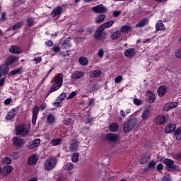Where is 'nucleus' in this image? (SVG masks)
<instances>
[{
    "label": "nucleus",
    "instance_id": "nucleus-1",
    "mask_svg": "<svg viewBox=\"0 0 181 181\" xmlns=\"http://www.w3.org/2000/svg\"><path fill=\"white\" fill-rule=\"evenodd\" d=\"M30 132V124L28 123H21L16 126V135L22 138H26Z\"/></svg>",
    "mask_w": 181,
    "mask_h": 181
},
{
    "label": "nucleus",
    "instance_id": "nucleus-2",
    "mask_svg": "<svg viewBox=\"0 0 181 181\" xmlns=\"http://www.w3.org/2000/svg\"><path fill=\"white\" fill-rule=\"evenodd\" d=\"M63 74H58L57 77L54 79V83L51 86L49 89L50 93H54V91H57L62 86H63Z\"/></svg>",
    "mask_w": 181,
    "mask_h": 181
},
{
    "label": "nucleus",
    "instance_id": "nucleus-3",
    "mask_svg": "<svg viewBox=\"0 0 181 181\" xmlns=\"http://www.w3.org/2000/svg\"><path fill=\"white\" fill-rule=\"evenodd\" d=\"M138 122V119L136 118L130 119L127 122H126L123 126V132L125 134H128L131 132L136 127V123Z\"/></svg>",
    "mask_w": 181,
    "mask_h": 181
},
{
    "label": "nucleus",
    "instance_id": "nucleus-4",
    "mask_svg": "<svg viewBox=\"0 0 181 181\" xmlns=\"http://www.w3.org/2000/svg\"><path fill=\"white\" fill-rule=\"evenodd\" d=\"M56 163H57L56 157L52 156L48 158L45 163V168L46 170H52V169H54Z\"/></svg>",
    "mask_w": 181,
    "mask_h": 181
},
{
    "label": "nucleus",
    "instance_id": "nucleus-5",
    "mask_svg": "<svg viewBox=\"0 0 181 181\" xmlns=\"http://www.w3.org/2000/svg\"><path fill=\"white\" fill-rule=\"evenodd\" d=\"M103 32H104V30L101 28V27L100 26L98 28H97L94 34V37L97 40H103V39H105V33Z\"/></svg>",
    "mask_w": 181,
    "mask_h": 181
},
{
    "label": "nucleus",
    "instance_id": "nucleus-6",
    "mask_svg": "<svg viewBox=\"0 0 181 181\" xmlns=\"http://www.w3.org/2000/svg\"><path fill=\"white\" fill-rule=\"evenodd\" d=\"M163 163L167 166L168 170H176V165L175 162L169 158L163 160Z\"/></svg>",
    "mask_w": 181,
    "mask_h": 181
},
{
    "label": "nucleus",
    "instance_id": "nucleus-7",
    "mask_svg": "<svg viewBox=\"0 0 181 181\" xmlns=\"http://www.w3.org/2000/svg\"><path fill=\"white\" fill-rule=\"evenodd\" d=\"M155 100H156V95H155V93L151 90L146 92V100L148 104L155 103Z\"/></svg>",
    "mask_w": 181,
    "mask_h": 181
},
{
    "label": "nucleus",
    "instance_id": "nucleus-8",
    "mask_svg": "<svg viewBox=\"0 0 181 181\" xmlns=\"http://www.w3.org/2000/svg\"><path fill=\"white\" fill-rule=\"evenodd\" d=\"M92 11L95 13H105L107 12V8L103 4H99L93 7Z\"/></svg>",
    "mask_w": 181,
    "mask_h": 181
},
{
    "label": "nucleus",
    "instance_id": "nucleus-9",
    "mask_svg": "<svg viewBox=\"0 0 181 181\" xmlns=\"http://www.w3.org/2000/svg\"><path fill=\"white\" fill-rule=\"evenodd\" d=\"M13 144L14 146L21 148V146H23V145H25V140L19 136H16L13 138Z\"/></svg>",
    "mask_w": 181,
    "mask_h": 181
},
{
    "label": "nucleus",
    "instance_id": "nucleus-10",
    "mask_svg": "<svg viewBox=\"0 0 181 181\" xmlns=\"http://www.w3.org/2000/svg\"><path fill=\"white\" fill-rule=\"evenodd\" d=\"M38 114H39V107L34 106V107L33 108V118H32L33 125H36V120L37 119Z\"/></svg>",
    "mask_w": 181,
    "mask_h": 181
},
{
    "label": "nucleus",
    "instance_id": "nucleus-11",
    "mask_svg": "<svg viewBox=\"0 0 181 181\" xmlns=\"http://www.w3.org/2000/svg\"><path fill=\"white\" fill-rule=\"evenodd\" d=\"M12 54H21L23 50L22 48L17 45H13L9 48L8 50Z\"/></svg>",
    "mask_w": 181,
    "mask_h": 181
},
{
    "label": "nucleus",
    "instance_id": "nucleus-12",
    "mask_svg": "<svg viewBox=\"0 0 181 181\" xmlns=\"http://www.w3.org/2000/svg\"><path fill=\"white\" fill-rule=\"evenodd\" d=\"M154 122L156 125H163L166 122V117L164 115H158L154 119Z\"/></svg>",
    "mask_w": 181,
    "mask_h": 181
},
{
    "label": "nucleus",
    "instance_id": "nucleus-13",
    "mask_svg": "<svg viewBox=\"0 0 181 181\" xmlns=\"http://www.w3.org/2000/svg\"><path fill=\"white\" fill-rule=\"evenodd\" d=\"M105 139L109 142H117V140L118 139V136L116 134L110 133L106 135Z\"/></svg>",
    "mask_w": 181,
    "mask_h": 181
},
{
    "label": "nucleus",
    "instance_id": "nucleus-14",
    "mask_svg": "<svg viewBox=\"0 0 181 181\" xmlns=\"http://www.w3.org/2000/svg\"><path fill=\"white\" fill-rule=\"evenodd\" d=\"M175 129H176V124L173 123H170L166 125L164 131L165 134H171V132H173Z\"/></svg>",
    "mask_w": 181,
    "mask_h": 181
},
{
    "label": "nucleus",
    "instance_id": "nucleus-15",
    "mask_svg": "<svg viewBox=\"0 0 181 181\" xmlns=\"http://www.w3.org/2000/svg\"><path fill=\"white\" fill-rule=\"evenodd\" d=\"M64 98H66V93H63L57 98L56 101L54 103V106L56 107H60V104L63 103Z\"/></svg>",
    "mask_w": 181,
    "mask_h": 181
},
{
    "label": "nucleus",
    "instance_id": "nucleus-16",
    "mask_svg": "<svg viewBox=\"0 0 181 181\" xmlns=\"http://www.w3.org/2000/svg\"><path fill=\"white\" fill-rule=\"evenodd\" d=\"M18 60V57L12 55V56H10L8 58H7L6 61L5 62V64H6L8 67H9L11 64H13V63H16Z\"/></svg>",
    "mask_w": 181,
    "mask_h": 181
},
{
    "label": "nucleus",
    "instance_id": "nucleus-17",
    "mask_svg": "<svg viewBox=\"0 0 181 181\" xmlns=\"http://www.w3.org/2000/svg\"><path fill=\"white\" fill-rule=\"evenodd\" d=\"M12 170H13V167L11 165H6L4 167L1 173L3 176H8L10 173H12Z\"/></svg>",
    "mask_w": 181,
    "mask_h": 181
},
{
    "label": "nucleus",
    "instance_id": "nucleus-18",
    "mask_svg": "<svg viewBox=\"0 0 181 181\" xmlns=\"http://www.w3.org/2000/svg\"><path fill=\"white\" fill-rule=\"evenodd\" d=\"M39 145H40V139H35L29 143L28 148L29 149H35V148H37Z\"/></svg>",
    "mask_w": 181,
    "mask_h": 181
},
{
    "label": "nucleus",
    "instance_id": "nucleus-19",
    "mask_svg": "<svg viewBox=\"0 0 181 181\" xmlns=\"http://www.w3.org/2000/svg\"><path fill=\"white\" fill-rule=\"evenodd\" d=\"M83 76L84 72L76 71L72 73L71 78H73L74 80H80V78H81V77H83Z\"/></svg>",
    "mask_w": 181,
    "mask_h": 181
},
{
    "label": "nucleus",
    "instance_id": "nucleus-20",
    "mask_svg": "<svg viewBox=\"0 0 181 181\" xmlns=\"http://www.w3.org/2000/svg\"><path fill=\"white\" fill-rule=\"evenodd\" d=\"M157 91L160 97H163L168 93V87L166 86H161L158 88Z\"/></svg>",
    "mask_w": 181,
    "mask_h": 181
},
{
    "label": "nucleus",
    "instance_id": "nucleus-21",
    "mask_svg": "<svg viewBox=\"0 0 181 181\" xmlns=\"http://www.w3.org/2000/svg\"><path fill=\"white\" fill-rule=\"evenodd\" d=\"M78 141L74 140L71 141L69 147L70 151H71L72 152H76V151H78Z\"/></svg>",
    "mask_w": 181,
    "mask_h": 181
},
{
    "label": "nucleus",
    "instance_id": "nucleus-22",
    "mask_svg": "<svg viewBox=\"0 0 181 181\" xmlns=\"http://www.w3.org/2000/svg\"><path fill=\"white\" fill-rule=\"evenodd\" d=\"M9 71V66L6 64H1L0 66V73L1 76H6Z\"/></svg>",
    "mask_w": 181,
    "mask_h": 181
},
{
    "label": "nucleus",
    "instance_id": "nucleus-23",
    "mask_svg": "<svg viewBox=\"0 0 181 181\" xmlns=\"http://www.w3.org/2000/svg\"><path fill=\"white\" fill-rule=\"evenodd\" d=\"M141 117L142 121H147L148 118L151 117V110L149 109L144 110Z\"/></svg>",
    "mask_w": 181,
    "mask_h": 181
},
{
    "label": "nucleus",
    "instance_id": "nucleus-24",
    "mask_svg": "<svg viewBox=\"0 0 181 181\" xmlns=\"http://www.w3.org/2000/svg\"><path fill=\"white\" fill-rule=\"evenodd\" d=\"M124 54L125 57H134L135 56V49L129 48L124 51Z\"/></svg>",
    "mask_w": 181,
    "mask_h": 181
},
{
    "label": "nucleus",
    "instance_id": "nucleus-25",
    "mask_svg": "<svg viewBox=\"0 0 181 181\" xmlns=\"http://www.w3.org/2000/svg\"><path fill=\"white\" fill-rule=\"evenodd\" d=\"M63 12V7L62 6H57L52 11V16L53 18H56L58 15H60Z\"/></svg>",
    "mask_w": 181,
    "mask_h": 181
},
{
    "label": "nucleus",
    "instance_id": "nucleus-26",
    "mask_svg": "<svg viewBox=\"0 0 181 181\" xmlns=\"http://www.w3.org/2000/svg\"><path fill=\"white\" fill-rule=\"evenodd\" d=\"M16 115V110L15 108L11 109L6 115V119L11 120Z\"/></svg>",
    "mask_w": 181,
    "mask_h": 181
},
{
    "label": "nucleus",
    "instance_id": "nucleus-27",
    "mask_svg": "<svg viewBox=\"0 0 181 181\" xmlns=\"http://www.w3.org/2000/svg\"><path fill=\"white\" fill-rule=\"evenodd\" d=\"M148 22L149 19L148 18H144L136 25V28H144V26L148 25Z\"/></svg>",
    "mask_w": 181,
    "mask_h": 181
},
{
    "label": "nucleus",
    "instance_id": "nucleus-28",
    "mask_svg": "<svg viewBox=\"0 0 181 181\" xmlns=\"http://www.w3.org/2000/svg\"><path fill=\"white\" fill-rule=\"evenodd\" d=\"M114 23H115V21H110L105 22L100 25V29H103L104 30L105 29L111 28V26H112Z\"/></svg>",
    "mask_w": 181,
    "mask_h": 181
},
{
    "label": "nucleus",
    "instance_id": "nucleus-29",
    "mask_svg": "<svg viewBox=\"0 0 181 181\" xmlns=\"http://www.w3.org/2000/svg\"><path fill=\"white\" fill-rule=\"evenodd\" d=\"M120 32H122V33H128L129 32H132V26L128 25H123L120 28Z\"/></svg>",
    "mask_w": 181,
    "mask_h": 181
},
{
    "label": "nucleus",
    "instance_id": "nucleus-30",
    "mask_svg": "<svg viewBox=\"0 0 181 181\" xmlns=\"http://www.w3.org/2000/svg\"><path fill=\"white\" fill-rule=\"evenodd\" d=\"M119 129V125L118 123H112L109 127V130L111 132H117Z\"/></svg>",
    "mask_w": 181,
    "mask_h": 181
},
{
    "label": "nucleus",
    "instance_id": "nucleus-31",
    "mask_svg": "<svg viewBox=\"0 0 181 181\" xmlns=\"http://www.w3.org/2000/svg\"><path fill=\"white\" fill-rule=\"evenodd\" d=\"M37 155L34 154L31 156H30V158H28V163L29 165H35V163H36L37 162Z\"/></svg>",
    "mask_w": 181,
    "mask_h": 181
},
{
    "label": "nucleus",
    "instance_id": "nucleus-32",
    "mask_svg": "<svg viewBox=\"0 0 181 181\" xmlns=\"http://www.w3.org/2000/svg\"><path fill=\"white\" fill-rule=\"evenodd\" d=\"M151 156H149V154H144L139 160L141 165H144V163H146V162H148Z\"/></svg>",
    "mask_w": 181,
    "mask_h": 181
},
{
    "label": "nucleus",
    "instance_id": "nucleus-33",
    "mask_svg": "<svg viewBox=\"0 0 181 181\" xmlns=\"http://www.w3.org/2000/svg\"><path fill=\"white\" fill-rule=\"evenodd\" d=\"M156 30H165L166 28L163 25V22L162 21H159L156 24Z\"/></svg>",
    "mask_w": 181,
    "mask_h": 181
},
{
    "label": "nucleus",
    "instance_id": "nucleus-34",
    "mask_svg": "<svg viewBox=\"0 0 181 181\" xmlns=\"http://www.w3.org/2000/svg\"><path fill=\"white\" fill-rule=\"evenodd\" d=\"M105 20V14H100L95 18V22L96 23H103Z\"/></svg>",
    "mask_w": 181,
    "mask_h": 181
},
{
    "label": "nucleus",
    "instance_id": "nucleus-35",
    "mask_svg": "<svg viewBox=\"0 0 181 181\" xmlns=\"http://www.w3.org/2000/svg\"><path fill=\"white\" fill-rule=\"evenodd\" d=\"M62 142V139H54L51 141L50 144L52 146H57V145H61Z\"/></svg>",
    "mask_w": 181,
    "mask_h": 181
},
{
    "label": "nucleus",
    "instance_id": "nucleus-36",
    "mask_svg": "<svg viewBox=\"0 0 181 181\" xmlns=\"http://www.w3.org/2000/svg\"><path fill=\"white\" fill-rule=\"evenodd\" d=\"M70 37L67 40H65L62 43V49H69L71 46V43L70 42Z\"/></svg>",
    "mask_w": 181,
    "mask_h": 181
},
{
    "label": "nucleus",
    "instance_id": "nucleus-37",
    "mask_svg": "<svg viewBox=\"0 0 181 181\" xmlns=\"http://www.w3.org/2000/svg\"><path fill=\"white\" fill-rule=\"evenodd\" d=\"M111 39L112 40H115L116 39H119V37H121V31H115L111 35Z\"/></svg>",
    "mask_w": 181,
    "mask_h": 181
},
{
    "label": "nucleus",
    "instance_id": "nucleus-38",
    "mask_svg": "<svg viewBox=\"0 0 181 181\" xmlns=\"http://www.w3.org/2000/svg\"><path fill=\"white\" fill-rule=\"evenodd\" d=\"M100 74H102L101 71H100V70H95V71H93L92 72H90L89 76L91 77V78L100 77Z\"/></svg>",
    "mask_w": 181,
    "mask_h": 181
},
{
    "label": "nucleus",
    "instance_id": "nucleus-39",
    "mask_svg": "<svg viewBox=\"0 0 181 181\" xmlns=\"http://www.w3.org/2000/svg\"><path fill=\"white\" fill-rule=\"evenodd\" d=\"M23 70V68L19 67L16 69H13L10 72V74L11 76H15L16 74H22V71Z\"/></svg>",
    "mask_w": 181,
    "mask_h": 181
},
{
    "label": "nucleus",
    "instance_id": "nucleus-40",
    "mask_svg": "<svg viewBox=\"0 0 181 181\" xmlns=\"http://www.w3.org/2000/svg\"><path fill=\"white\" fill-rule=\"evenodd\" d=\"M175 136L177 141L181 140V128L179 127L175 131Z\"/></svg>",
    "mask_w": 181,
    "mask_h": 181
},
{
    "label": "nucleus",
    "instance_id": "nucleus-41",
    "mask_svg": "<svg viewBox=\"0 0 181 181\" xmlns=\"http://www.w3.org/2000/svg\"><path fill=\"white\" fill-rule=\"evenodd\" d=\"M79 63L82 66H87L88 64V59L86 57H81L79 58Z\"/></svg>",
    "mask_w": 181,
    "mask_h": 181
},
{
    "label": "nucleus",
    "instance_id": "nucleus-42",
    "mask_svg": "<svg viewBox=\"0 0 181 181\" xmlns=\"http://www.w3.org/2000/svg\"><path fill=\"white\" fill-rule=\"evenodd\" d=\"M3 165H11L12 163V159L9 157H5L1 160Z\"/></svg>",
    "mask_w": 181,
    "mask_h": 181
},
{
    "label": "nucleus",
    "instance_id": "nucleus-43",
    "mask_svg": "<svg viewBox=\"0 0 181 181\" xmlns=\"http://www.w3.org/2000/svg\"><path fill=\"white\" fill-rule=\"evenodd\" d=\"M74 168V165L72 163H68L65 164L63 167L64 170H71Z\"/></svg>",
    "mask_w": 181,
    "mask_h": 181
},
{
    "label": "nucleus",
    "instance_id": "nucleus-44",
    "mask_svg": "<svg viewBox=\"0 0 181 181\" xmlns=\"http://www.w3.org/2000/svg\"><path fill=\"white\" fill-rule=\"evenodd\" d=\"M47 119L49 124H54V122H56V119L53 115H49L47 117Z\"/></svg>",
    "mask_w": 181,
    "mask_h": 181
},
{
    "label": "nucleus",
    "instance_id": "nucleus-45",
    "mask_svg": "<svg viewBox=\"0 0 181 181\" xmlns=\"http://www.w3.org/2000/svg\"><path fill=\"white\" fill-rule=\"evenodd\" d=\"M78 156H80V153H74L72 154V158H71L72 162H74V163H76V162L78 160Z\"/></svg>",
    "mask_w": 181,
    "mask_h": 181
},
{
    "label": "nucleus",
    "instance_id": "nucleus-46",
    "mask_svg": "<svg viewBox=\"0 0 181 181\" xmlns=\"http://www.w3.org/2000/svg\"><path fill=\"white\" fill-rule=\"evenodd\" d=\"M22 23H16V24H14L12 27L11 29L13 30H16L18 29H20V28H22Z\"/></svg>",
    "mask_w": 181,
    "mask_h": 181
},
{
    "label": "nucleus",
    "instance_id": "nucleus-47",
    "mask_svg": "<svg viewBox=\"0 0 181 181\" xmlns=\"http://www.w3.org/2000/svg\"><path fill=\"white\" fill-rule=\"evenodd\" d=\"M64 124L67 126L73 125V119L71 118L66 119L64 121Z\"/></svg>",
    "mask_w": 181,
    "mask_h": 181
},
{
    "label": "nucleus",
    "instance_id": "nucleus-48",
    "mask_svg": "<svg viewBox=\"0 0 181 181\" xmlns=\"http://www.w3.org/2000/svg\"><path fill=\"white\" fill-rule=\"evenodd\" d=\"M134 104L135 105H141L143 104L142 100L138 99V98H134Z\"/></svg>",
    "mask_w": 181,
    "mask_h": 181
},
{
    "label": "nucleus",
    "instance_id": "nucleus-49",
    "mask_svg": "<svg viewBox=\"0 0 181 181\" xmlns=\"http://www.w3.org/2000/svg\"><path fill=\"white\" fill-rule=\"evenodd\" d=\"M168 104L170 105V107L171 108V110H173V108H176L177 105H179V103H177V102H171Z\"/></svg>",
    "mask_w": 181,
    "mask_h": 181
},
{
    "label": "nucleus",
    "instance_id": "nucleus-50",
    "mask_svg": "<svg viewBox=\"0 0 181 181\" xmlns=\"http://www.w3.org/2000/svg\"><path fill=\"white\" fill-rule=\"evenodd\" d=\"M27 22L28 26H33V25H35V20L33 18H28Z\"/></svg>",
    "mask_w": 181,
    "mask_h": 181
},
{
    "label": "nucleus",
    "instance_id": "nucleus-51",
    "mask_svg": "<svg viewBox=\"0 0 181 181\" xmlns=\"http://www.w3.org/2000/svg\"><path fill=\"white\" fill-rule=\"evenodd\" d=\"M163 110V111H170V110H171L170 105L169 103L164 105Z\"/></svg>",
    "mask_w": 181,
    "mask_h": 181
},
{
    "label": "nucleus",
    "instance_id": "nucleus-52",
    "mask_svg": "<svg viewBox=\"0 0 181 181\" xmlns=\"http://www.w3.org/2000/svg\"><path fill=\"white\" fill-rule=\"evenodd\" d=\"M155 166H156V163H155V161H150L148 163V168L149 169H153V168H155Z\"/></svg>",
    "mask_w": 181,
    "mask_h": 181
},
{
    "label": "nucleus",
    "instance_id": "nucleus-53",
    "mask_svg": "<svg viewBox=\"0 0 181 181\" xmlns=\"http://www.w3.org/2000/svg\"><path fill=\"white\" fill-rule=\"evenodd\" d=\"M97 55L98 57H104V50L103 49H99L97 52Z\"/></svg>",
    "mask_w": 181,
    "mask_h": 181
},
{
    "label": "nucleus",
    "instance_id": "nucleus-54",
    "mask_svg": "<svg viewBox=\"0 0 181 181\" xmlns=\"http://www.w3.org/2000/svg\"><path fill=\"white\" fill-rule=\"evenodd\" d=\"M162 180L163 181H172V178L170 177V175H166L163 177Z\"/></svg>",
    "mask_w": 181,
    "mask_h": 181
},
{
    "label": "nucleus",
    "instance_id": "nucleus-55",
    "mask_svg": "<svg viewBox=\"0 0 181 181\" xmlns=\"http://www.w3.org/2000/svg\"><path fill=\"white\" fill-rule=\"evenodd\" d=\"M76 95L77 93H76V91L71 92L69 95V97L67 98V100H71V98H74V97H76Z\"/></svg>",
    "mask_w": 181,
    "mask_h": 181
},
{
    "label": "nucleus",
    "instance_id": "nucleus-56",
    "mask_svg": "<svg viewBox=\"0 0 181 181\" xmlns=\"http://www.w3.org/2000/svg\"><path fill=\"white\" fill-rule=\"evenodd\" d=\"M175 56L177 59H181V48L175 51Z\"/></svg>",
    "mask_w": 181,
    "mask_h": 181
},
{
    "label": "nucleus",
    "instance_id": "nucleus-57",
    "mask_svg": "<svg viewBox=\"0 0 181 181\" xmlns=\"http://www.w3.org/2000/svg\"><path fill=\"white\" fill-rule=\"evenodd\" d=\"M33 62H35L36 64H37L38 63H40V62H42V57H35L33 59Z\"/></svg>",
    "mask_w": 181,
    "mask_h": 181
},
{
    "label": "nucleus",
    "instance_id": "nucleus-58",
    "mask_svg": "<svg viewBox=\"0 0 181 181\" xmlns=\"http://www.w3.org/2000/svg\"><path fill=\"white\" fill-rule=\"evenodd\" d=\"M115 83H119L120 81H122V76H118L115 78Z\"/></svg>",
    "mask_w": 181,
    "mask_h": 181
},
{
    "label": "nucleus",
    "instance_id": "nucleus-59",
    "mask_svg": "<svg viewBox=\"0 0 181 181\" xmlns=\"http://www.w3.org/2000/svg\"><path fill=\"white\" fill-rule=\"evenodd\" d=\"M11 103H12V99L11 98H7L4 100L5 105H9Z\"/></svg>",
    "mask_w": 181,
    "mask_h": 181
},
{
    "label": "nucleus",
    "instance_id": "nucleus-60",
    "mask_svg": "<svg viewBox=\"0 0 181 181\" xmlns=\"http://www.w3.org/2000/svg\"><path fill=\"white\" fill-rule=\"evenodd\" d=\"M157 170L159 172V170H163V164L160 163L157 165Z\"/></svg>",
    "mask_w": 181,
    "mask_h": 181
},
{
    "label": "nucleus",
    "instance_id": "nucleus-61",
    "mask_svg": "<svg viewBox=\"0 0 181 181\" xmlns=\"http://www.w3.org/2000/svg\"><path fill=\"white\" fill-rule=\"evenodd\" d=\"M113 15L115 18H118V16L121 15V11H114Z\"/></svg>",
    "mask_w": 181,
    "mask_h": 181
},
{
    "label": "nucleus",
    "instance_id": "nucleus-62",
    "mask_svg": "<svg viewBox=\"0 0 181 181\" xmlns=\"http://www.w3.org/2000/svg\"><path fill=\"white\" fill-rule=\"evenodd\" d=\"M53 52H60V48L59 46L54 47L52 48Z\"/></svg>",
    "mask_w": 181,
    "mask_h": 181
},
{
    "label": "nucleus",
    "instance_id": "nucleus-63",
    "mask_svg": "<svg viewBox=\"0 0 181 181\" xmlns=\"http://www.w3.org/2000/svg\"><path fill=\"white\" fill-rule=\"evenodd\" d=\"M45 44L47 45V46H49V47L53 46V42L48 40L45 42Z\"/></svg>",
    "mask_w": 181,
    "mask_h": 181
},
{
    "label": "nucleus",
    "instance_id": "nucleus-64",
    "mask_svg": "<svg viewBox=\"0 0 181 181\" xmlns=\"http://www.w3.org/2000/svg\"><path fill=\"white\" fill-rule=\"evenodd\" d=\"M4 83H5V78L0 79V87H2V86H4Z\"/></svg>",
    "mask_w": 181,
    "mask_h": 181
}]
</instances>
